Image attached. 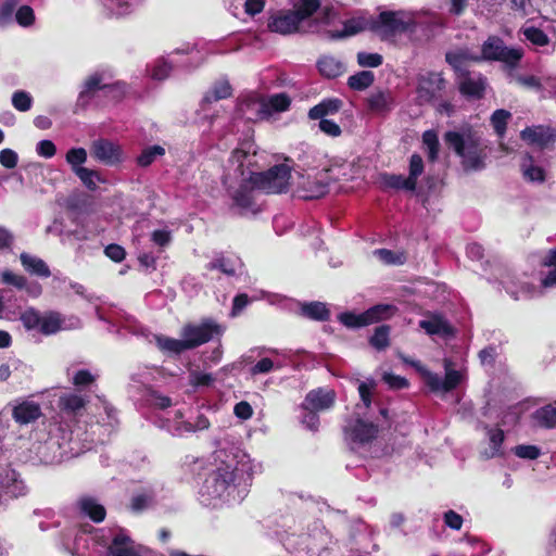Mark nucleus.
I'll list each match as a JSON object with an SVG mask.
<instances>
[{
    "label": "nucleus",
    "instance_id": "nucleus-5",
    "mask_svg": "<svg viewBox=\"0 0 556 556\" xmlns=\"http://www.w3.org/2000/svg\"><path fill=\"white\" fill-rule=\"evenodd\" d=\"M291 166L279 164L270 167L266 172H257L249 176V181L253 184L256 190L265 193H282L290 187Z\"/></svg>",
    "mask_w": 556,
    "mask_h": 556
},
{
    "label": "nucleus",
    "instance_id": "nucleus-4",
    "mask_svg": "<svg viewBox=\"0 0 556 556\" xmlns=\"http://www.w3.org/2000/svg\"><path fill=\"white\" fill-rule=\"evenodd\" d=\"M414 24L413 17L404 11H384L374 17L372 33L381 40L394 42L397 36L406 33Z\"/></svg>",
    "mask_w": 556,
    "mask_h": 556
},
{
    "label": "nucleus",
    "instance_id": "nucleus-42",
    "mask_svg": "<svg viewBox=\"0 0 556 556\" xmlns=\"http://www.w3.org/2000/svg\"><path fill=\"white\" fill-rule=\"evenodd\" d=\"M75 175L90 190H94L98 186V182L101 181L98 172L89 169L87 167L77 168Z\"/></svg>",
    "mask_w": 556,
    "mask_h": 556
},
{
    "label": "nucleus",
    "instance_id": "nucleus-37",
    "mask_svg": "<svg viewBox=\"0 0 556 556\" xmlns=\"http://www.w3.org/2000/svg\"><path fill=\"white\" fill-rule=\"evenodd\" d=\"M521 33L528 41L536 47H545L549 43L548 36L534 26L522 27Z\"/></svg>",
    "mask_w": 556,
    "mask_h": 556
},
{
    "label": "nucleus",
    "instance_id": "nucleus-32",
    "mask_svg": "<svg viewBox=\"0 0 556 556\" xmlns=\"http://www.w3.org/2000/svg\"><path fill=\"white\" fill-rule=\"evenodd\" d=\"M521 169L523 177L530 181L542 182L545 179L544 169L540 166L534 165L531 155H526L521 163Z\"/></svg>",
    "mask_w": 556,
    "mask_h": 556
},
{
    "label": "nucleus",
    "instance_id": "nucleus-3",
    "mask_svg": "<svg viewBox=\"0 0 556 556\" xmlns=\"http://www.w3.org/2000/svg\"><path fill=\"white\" fill-rule=\"evenodd\" d=\"M401 358L421 374L425 383L434 393L446 394L456 389L466 379V371L453 369L448 359L444 361L445 377L442 379L438 374L428 370L418 362L409 361L404 356H401Z\"/></svg>",
    "mask_w": 556,
    "mask_h": 556
},
{
    "label": "nucleus",
    "instance_id": "nucleus-29",
    "mask_svg": "<svg viewBox=\"0 0 556 556\" xmlns=\"http://www.w3.org/2000/svg\"><path fill=\"white\" fill-rule=\"evenodd\" d=\"M320 7L319 0H293V12L303 23L308 20Z\"/></svg>",
    "mask_w": 556,
    "mask_h": 556
},
{
    "label": "nucleus",
    "instance_id": "nucleus-41",
    "mask_svg": "<svg viewBox=\"0 0 556 556\" xmlns=\"http://www.w3.org/2000/svg\"><path fill=\"white\" fill-rule=\"evenodd\" d=\"M374 255L387 265L403 264L406 260L403 252L395 253L388 249H378L374 251Z\"/></svg>",
    "mask_w": 556,
    "mask_h": 556
},
{
    "label": "nucleus",
    "instance_id": "nucleus-60",
    "mask_svg": "<svg viewBox=\"0 0 556 556\" xmlns=\"http://www.w3.org/2000/svg\"><path fill=\"white\" fill-rule=\"evenodd\" d=\"M104 254L115 263H121L126 257L125 249L122 245L115 243L109 244L104 249Z\"/></svg>",
    "mask_w": 556,
    "mask_h": 556
},
{
    "label": "nucleus",
    "instance_id": "nucleus-39",
    "mask_svg": "<svg viewBox=\"0 0 556 556\" xmlns=\"http://www.w3.org/2000/svg\"><path fill=\"white\" fill-rule=\"evenodd\" d=\"M232 89L230 84L227 80L217 81L212 90L206 94L205 101H217L222 99L229 98L231 96Z\"/></svg>",
    "mask_w": 556,
    "mask_h": 556
},
{
    "label": "nucleus",
    "instance_id": "nucleus-8",
    "mask_svg": "<svg viewBox=\"0 0 556 556\" xmlns=\"http://www.w3.org/2000/svg\"><path fill=\"white\" fill-rule=\"evenodd\" d=\"M220 328L213 323H203L199 326L188 325L182 329L181 337L184 338L185 346L187 350L197 348L203 343L208 342L214 333H219Z\"/></svg>",
    "mask_w": 556,
    "mask_h": 556
},
{
    "label": "nucleus",
    "instance_id": "nucleus-52",
    "mask_svg": "<svg viewBox=\"0 0 556 556\" xmlns=\"http://www.w3.org/2000/svg\"><path fill=\"white\" fill-rule=\"evenodd\" d=\"M306 193L304 198L306 199H318L325 195L328 192L327 184H324L320 180H308L307 182Z\"/></svg>",
    "mask_w": 556,
    "mask_h": 556
},
{
    "label": "nucleus",
    "instance_id": "nucleus-47",
    "mask_svg": "<svg viewBox=\"0 0 556 556\" xmlns=\"http://www.w3.org/2000/svg\"><path fill=\"white\" fill-rule=\"evenodd\" d=\"M106 88L111 89L112 86L106 83H103V77L101 75L94 74L86 80L84 90L80 92V98H83L87 94H90V93L94 92L96 90L106 89Z\"/></svg>",
    "mask_w": 556,
    "mask_h": 556
},
{
    "label": "nucleus",
    "instance_id": "nucleus-44",
    "mask_svg": "<svg viewBox=\"0 0 556 556\" xmlns=\"http://www.w3.org/2000/svg\"><path fill=\"white\" fill-rule=\"evenodd\" d=\"M156 342L159 348L163 351L178 354L187 350L185 346L184 338L181 340H177L167 337H157Z\"/></svg>",
    "mask_w": 556,
    "mask_h": 556
},
{
    "label": "nucleus",
    "instance_id": "nucleus-13",
    "mask_svg": "<svg viewBox=\"0 0 556 556\" xmlns=\"http://www.w3.org/2000/svg\"><path fill=\"white\" fill-rule=\"evenodd\" d=\"M334 402L336 392L332 389L318 388L306 394L302 408L307 412H321L331 408Z\"/></svg>",
    "mask_w": 556,
    "mask_h": 556
},
{
    "label": "nucleus",
    "instance_id": "nucleus-43",
    "mask_svg": "<svg viewBox=\"0 0 556 556\" xmlns=\"http://www.w3.org/2000/svg\"><path fill=\"white\" fill-rule=\"evenodd\" d=\"M510 113L506 110H496L491 116V124L495 132L502 137L506 131V125L510 118Z\"/></svg>",
    "mask_w": 556,
    "mask_h": 556
},
{
    "label": "nucleus",
    "instance_id": "nucleus-20",
    "mask_svg": "<svg viewBox=\"0 0 556 556\" xmlns=\"http://www.w3.org/2000/svg\"><path fill=\"white\" fill-rule=\"evenodd\" d=\"M77 506L81 514L94 522L103 521L106 516L104 506L91 496H81L77 502Z\"/></svg>",
    "mask_w": 556,
    "mask_h": 556
},
{
    "label": "nucleus",
    "instance_id": "nucleus-33",
    "mask_svg": "<svg viewBox=\"0 0 556 556\" xmlns=\"http://www.w3.org/2000/svg\"><path fill=\"white\" fill-rule=\"evenodd\" d=\"M390 326L381 325L377 327L369 339V343L378 351L386 350L390 345Z\"/></svg>",
    "mask_w": 556,
    "mask_h": 556
},
{
    "label": "nucleus",
    "instance_id": "nucleus-17",
    "mask_svg": "<svg viewBox=\"0 0 556 556\" xmlns=\"http://www.w3.org/2000/svg\"><path fill=\"white\" fill-rule=\"evenodd\" d=\"M520 137L531 146L545 148L549 142L555 140L556 135L551 127L538 125L525 128L520 132Z\"/></svg>",
    "mask_w": 556,
    "mask_h": 556
},
{
    "label": "nucleus",
    "instance_id": "nucleus-40",
    "mask_svg": "<svg viewBox=\"0 0 556 556\" xmlns=\"http://www.w3.org/2000/svg\"><path fill=\"white\" fill-rule=\"evenodd\" d=\"M206 268L210 270L218 269L227 276H233L236 274V262L220 255L210 262Z\"/></svg>",
    "mask_w": 556,
    "mask_h": 556
},
{
    "label": "nucleus",
    "instance_id": "nucleus-1",
    "mask_svg": "<svg viewBox=\"0 0 556 556\" xmlns=\"http://www.w3.org/2000/svg\"><path fill=\"white\" fill-rule=\"evenodd\" d=\"M445 143L462 159L466 169H481L486 159V146L471 126H463L444 135Z\"/></svg>",
    "mask_w": 556,
    "mask_h": 556
},
{
    "label": "nucleus",
    "instance_id": "nucleus-21",
    "mask_svg": "<svg viewBox=\"0 0 556 556\" xmlns=\"http://www.w3.org/2000/svg\"><path fill=\"white\" fill-rule=\"evenodd\" d=\"M238 181L239 188L231 193L233 204L240 210H250L253 206V191L256 189L251 181Z\"/></svg>",
    "mask_w": 556,
    "mask_h": 556
},
{
    "label": "nucleus",
    "instance_id": "nucleus-16",
    "mask_svg": "<svg viewBox=\"0 0 556 556\" xmlns=\"http://www.w3.org/2000/svg\"><path fill=\"white\" fill-rule=\"evenodd\" d=\"M374 17L366 14L359 13L343 23V30L338 33H332L330 35L333 39L350 37L362 33L364 30L372 31Z\"/></svg>",
    "mask_w": 556,
    "mask_h": 556
},
{
    "label": "nucleus",
    "instance_id": "nucleus-61",
    "mask_svg": "<svg viewBox=\"0 0 556 556\" xmlns=\"http://www.w3.org/2000/svg\"><path fill=\"white\" fill-rule=\"evenodd\" d=\"M515 455L526 459H536L540 456V450L535 445H517L514 448Z\"/></svg>",
    "mask_w": 556,
    "mask_h": 556
},
{
    "label": "nucleus",
    "instance_id": "nucleus-28",
    "mask_svg": "<svg viewBox=\"0 0 556 556\" xmlns=\"http://www.w3.org/2000/svg\"><path fill=\"white\" fill-rule=\"evenodd\" d=\"M475 56H479V54L471 53L468 50H458L446 53V61L456 72H463L467 62H482V60H476Z\"/></svg>",
    "mask_w": 556,
    "mask_h": 556
},
{
    "label": "nucleus",
    "instance_id": "nucleus-12",
    "mask_svg": "<svg viewBox=\"0 0 556 556\" xmlns=\"http://www.w3.org/2000/svg\"><path fill=\"white\" fill-rule=\"evenodd\" d=\"M444 88V79L440 74L427 73L418 78L417 97L420 103H427L438 97Z\"/></svg>",
    "mask_w": 556,
    "mask_h": 556
},
{
    "label": "nucleus",
    "instance_id": "nucleus-64",
    "mask_svg": "<svg viewBox=\"0 0 556 556\" xmlns=\"http://www.w3.org/2000/svg\"><path fill=\"white\" fill-rule=\"evenodd\" d=\"M16 22L22 26H28L34 20L33 9L28 5L21 7L15 14Z\"/></svg>",
    "mask_w": 556,
    "mask_h": 556
},
{
    "label": "nucleus",
    "instance_id": "nucleus-54",
    "mask_svg": "<svg viewBox=\"0 0 556 556\" xmlns=\"http://www.w3.org/2000/svg\"><path fill=\"white\" fill-rule=\"evenodd\" d=\"M376 389V382L372 379L362 381L358 384V393L365 407L368 408L371 405V396Z\"/></svg>",
    "mask_w": 556,
    "mask_h": 556
},
{
    "label": "nucleus",
    "instance_id": "nucleus-10",
    "mask_svg": "<svg viewBox=\"0 0 556 556\" xmlns=\"http://www.w3.org/2000/svg\"><path fill=\"white\" fill-rule=\"evenodd\" d=\"M302 22L292 10L278 11L268 18L267 27L270 31L289 35L301 29Z\"/></svg>",
    "mask_w": 556,
    "mask_h": 556
},
{
    "label": "nucleus",
    "instance_id": "nucleus-58",
    "mask_svg": "<svg viewBox=\"0 0 556 556\" xmlns=\"http://www.w3.org/2000/svg\"><path fill=\"white\" fill-rule=\"evenodd\" d=\"M170 71L172 66L164 59H160L152 68L151 77L156 80H163L169 75Z\"/></svg>",
    "mask_w": 556,
    "mask_h": 556
},
{
    "label": "nucleus",
    "instance_id": "nucleus-59",
    "mask_svg": "<svg viewBox=\"0 0 556 556\" xmlns=\"http://www.w3.org/2000/svg\"><path fill=\"white\" fill-rule=\"evenodd\" d=\"M17 5L16 0H7L0 9V26L3 27L12 21L13 12Z\"/></svg>",
    "mask_w": 556,
    "mask_h": 556
},
{
    "label": "nucleus",
    "instance_id": "nucleus-14",
    "mask_svg": "<svg viewBox=\"0 0 556 556\" xmlns=\"http://www.w3.org/2000/svg\"><path fill=\"white\" fill-rule=\"evenodd\" d=\"M238 110L242 116L250 121L268 118V111L265 109L264 97L256 93L244 96L239 104Z\"/></svg>",
    "mask_w": 556,
    "mask_h": 556
},
{
    "label": "nucleus",
    "instance_id": "nucleus-6",
    "mask_svg": "<svg viewBox=\"0 0 556 556\" xmlns=\"http://www.w3.org/2000/svg\"><path fill=\"white\" fill-rule=\"evenodd\" d=\"M523 58L521 48H509L503 39L497 36H490L481 46L479 56L476 60L501 62L509 68H516Z\"/></svg>",
    "mask_w": 556,
    "mask_h": 556
},
{
    "label": "nucleus",
    "instance_id": "nucleus-50",
    "mask_svg": "<svg viewBox=\"0 0 556 556\" xmlns=\"http://www.w3.org/2000/svg\"><path fill=\"white\" fill-rule=\"evenodd\" d=\"M33 98L28 92L17 90L12 96V105L21 112L30 110Z\"/></svg>",
    "mask_w": 556,
    "mask_h": 556
},
{
    "label": "nucleus",
    "instance_id": "nucleus-38",
    "mask_svg": "<svg viewBox=\"0 0 556 556\" xmlns=\"http://www.w3.org/2000/svg\"><path fill=\"white\" fill-rule=\"evenodd\" d=\"M422 143L427 150L428 159L434 162L438 159L440 143L434 130H427L422 135Z\"/></svg>",
    "mask_w": 556,
    "mask_h": 556
},
{
    "label": "nucleus",
    "instance_id": "nucleus-27",
    "mask_svg": "<svg viewBox=\"0 0 556 556\" xmlns=\"http://www.w3.org/2000/svg\"><path fill=\"white\" fill-rule=\"evenodd\" d=\"M265 109L268 111V117L275 113L285 112L290 108L291 99L285 93H276L269 97H264Z\"/></svg>",
    "mask_w": 556,
    "mask_h": 556
},
{
    "label": "nucleus",
    "instance_id": "nucleus-2",
    "mask_svg": "<svg viewBox=\"0 0 556 556\" xmlns=\"http://www.w3.org/2000/svg\"><path fill=\"white\" fill-rule=\"evenodd\" d=\"M265 153L260 152L252 140H243L230 154L225 168L224 184L228 185L232 180L249 181V176L265 165Z\"/></svg>",
    "mask_w": 556,
    "mask_h": 556
},
{
    "label": "nucleus",
    "instance_id": "nucleus-49",
    "mask_svg": "<svg viewBox=\"0 0 556 556\" xmlns=\"http://www.w3.org/2000/svg\"><path fill=\"white\" fill-rule=\"evenodd\" d=\"M424 172V162L419 154H413L409 160V175H408V184L409 186H417L418 177Z\"/></svg>",
    "mask_w": 556,
    "mask_h": 556
},
{
    "label": "nucleus",
    "instance_id": "nucleus-55",
    "mask_svg": "<svg viewBox=\"0 0 556 556\" xmlns=\"http://www.w3.org/2000/svg\"><path fill=\"white\" fill-rule=\"evenodd\" d=\"M154 503V494L152 492H144L135 495L131 500V508L136 511L143 510Z\"/></svg>",
    "mask_w": 556,
    "mask_h": 556
},
{
    "label": "nucleus",
    "instance_id": "nucleus-36",
    "mask_svg": "<svg viewBox=\"0 0 556 556\" xmlns=\"http://www.w3.org/2000/svg\"><path fill=\"white\" fill-rule=\"evenodd\" d=\"M543 266L554 267L548 274L542 279V286L545 288L556 286V248L547 252L546 256L542 262Z\"/></svg>",
    "mask_w": 556,
    "mask_h": 556
},
{
    "label": "nucleus",
    "instance_id": "nucleus-62",
    "mask_svg": "<svg viewBox=\"0 0 556 556\" xmlns=\"http://www.w3.org/2000/svg\"><path fill=\"white\" fill-rule=\"evenodd\" d=\"M17 153L12 149H3L0 151V164L3 167L12 169L17 165Z\"/></svg>",
    "mask_w": 556,
    "mask_h": 556
},
{
    "label": "nucleus",
    "instance_id": "nucleus-46",
    "mask_svg": "<svg viewBox=\"0 0 556 556\" xmlns=\"http://www.w3.org/2000/svg\"><path fill=\"white\" fill-rule=\"evenodd\" d=\"M369 105L375 111H387L392 105V98L387 92H376L369 98Z\"/></svg>",
    "mask_w": 556,
    "mask_h": 556
},
{
    "label": "nucleus",
    "instance_id": "nucleus-57",
    "mask_svg": "<svg viewBox=\"0 0 556 556\" xmlns=\"http://www.w3.org/2000/svg\"><path fill=\"white\" fill-rule=\"evenodd\" d=\"M2 281L7 285H11L20 290L26 288L27 280L25 277L14 274L11 270H4L1 274Z\"/></svg>",
    "mask_w": 556,
    "mask_h": 556
},
{
    "label": "nucleus",
    "instance_id": "nucleus-15",
    "mask_svg": "<svg viewBox=\"0 0 556 556\" xmlns=\"http://www.w3.org/2000/svg\"><path fill=\"white\" fill-rule=\"evenodd\" d=\"M91 153L94 159L106 165H114L123 160L121 147L106 139L96 140L91 146Z\"/></svg>",
    "mask_w": 556,
    "mask_h": 556
},
{
    "label": "nucleus",
    "instance_id": "nucleus-48",
    "mask_svg": "<svg viewBox=\"0 0 556 556\" xmlns=\"http://www.w3.org/2000/svg\"><path fill=\"white\" fill-rule=\"evenodd\" d=\"M382 180L384 186L393 189H403L407 191H414L416 189L415 186H409L408 177H404L402 175H384Z\"/></svg>",
    "mask_w": 556,
    "mask_h": 556
},
{
    "label": "nucleus",
    "instance_id": "nucleus-24",
    "mask_svg": "<svg viewBox=\"0 0 556 556\" xmlns=\"http://www.w3.org/2000/svg\"><path fill=\"white\" fill-rule=\"evenodd\" d=\"M319 73L327 78H336L343 74L344 64L331 55H325L317 62Z\"/></svg>",
    "mask_w": 556,
    "mask_h": 556
},
{
    "label": "nucleus",
    "instance_id": "nucleus-30",
    "mask_svg": "<svg viewBox=\"0 0 556 556\" xmlns=\"http://www.w3.org/2000/svg\"><path fill=\"white\" fill-rule=\"evenodd\" d=\"M459 88L464 94L479 98L485 89V79L482 77L471 78L466 76L462 79Z\"/></svg>",
    "mask_w": 556,
    "mask_h": 556
},
{
    "label": "nucleus",
    "instance_id": "nucleus-35",
    "mask_svg": "<svg viewBox=\"0 0 556 556\" xmlns=\"http://www.w3.org/2000/svg\"><path fill=\"white\" fill-rule=\"evenodd\" d=\"M375 76L369 71H362L349 77L348 85L351 89L362 91L372 85Z\"/></svg>",
    "mask_w": 556,
    "mask_h": 556
},
{
    "label": "nucleus",
    "instance_id": "nucleus-53",
    "mask_svg": "<svg viewBox=\"0 0 556 556\" xmlns=\"http://www.w3.org/2000/svg\"><path fill=\"white\" fill-rule=\"evenodd\" d=\"M383 58L379 53L358 52L357 63L362 67H378L382 64Z\"/></svg>",
    "mask_w": 556,
    "mask_h": 556
},
{
    "label": "nucleus",
    "instance_id": "nucleus-25",
    "mask_svg": "<svg viewBox=\"0 0 556 556\" xmlns=\"http://www.w3.org/2000/svg\"><path fill=\"white\" fill-rule=\"evenodd\" d=\"M532 419L539 427L553 428L556 425V401L536 409Z\"/></svg>",
    "mask_w": 556,
    "mask_h": 556
},
{
    "label": "nucleus",
    "instance_id": "nucleus-26",
    "mask_svg": "<svg viewBox=\"0 0 556 556\" xmlns=\"http://www.w3.org/2000/svg\"><path fill=\"white\" fill-rule=\"evenodd\" d=\"M420 328H422L428 334H440L448 336L452 333V328L447 321L441 316H432L430 319L420 320Z\"/></svg>",
    "mask_w": 556,
    "mask_h": 556
},
{
    "label": "nucleus",
    "instance_id": "nucleus-9",
    "mask_svg": "<svg viewBox=\"0 0 556 556\" xmlns=\"http://www.w3.org/2000/svg\"><path fill=\"white\" fill-rule=\"evenodd\" d=\"M79 325L77 318L62 317L56 312H48L41 316H37V327L43 334H54L60 330L75 328Z\"/></svg>",
    "mask_w": 556,
    "mask_h": 556
},
{
    "label": "nucleus",
    "instance_id": "nucleus-63",
    "mask_svg": "<svg viewBox=\"0 0 556 556\" xmlns=\"http://www.w3.org/2000/svg\"><path fill=\"white\" fill-rule=\"evenodd\" d=\"M382 379L391 389L400 390L408 387L407 379L397 375L386 372Z\"/></svg>",
    "mask_w": 556,
    "mask_h": 556
},
{
    "label": "nucleus",
    "instance_id": "nucleus-51",
    "mask_svg": "<svg viewBox=\"0 0 556 556\" xmlns=\"http://www.w3.org/2000/svg\"><path fill=\"white\" fill-rule=\"evenodd\" d=\"M164 149L161 146H153L142 151L138 156L137 162L140 166H149L156 156L164 154Z\"/></svg>",
    "mask_w": 556,
    "mask_h": 556
},
{
    "label": "nucleus",
    "instance_id": "nucleus-45",
    "mask_svg": "<svg viewBox=\"0 0 556 556\" xmlns=\"http://www.w3.org/2000/svg\"><path fill=\"white\" fill-rule=\"evenodd\" d=\"M87 160V151L84 148H73L66 153V162L71 165L72 170L76 173L77 168H83Z\"/></svg>",
    "mask_w": 556,
    "mask_h": 556
},
{
    "label": "nucleus",
    "instance_id": "nucleus-18",
    "mask_svg": "<svg viewBox=\"0 0 556 556\" xmlns=\"http://www.w3.org/2000/svg\"><path fill=\"white\" fill-rule=\"evenodd\" d=\"M88 403V400L76 393L64 394L59 400V407L63 415L70 417L80 416Z\"/></svg>",
    "mask_w": 556,
    "mask_h": 556
},
{
    "label": "nucleus",
    "instance_id": "nucleus-19",
    "mask_svg": "<svg viewBox=\"0 0 556 556\" xmlns=\"http://www.w3.org/2000/svg\"><path fill=\"white\" fill-rule=\"evenodd\" d=\"M109 556H140L138 546L124 533L114 536L108 551Z\"/></svg>",
    "mask_w": 556,
    "mask_h": 556
},
{
    "label": "nucleus",
    "instance_id": "nucleus-22",
    "mask_svg": "<svg viewBox=\"0 0 556 556\" xmlns=\"http://www.w3.org/2000/svg\"><path fill=\"white\" fill-rule=\"evenodd\" d=\"M342 104V101L337 98L325 99L308 111V117L311 119H324L328 115L338 113Z\"/></svg>",
    "mask_w": 556,
    "mask_h": 556
},
{
    "label": "nucleus",
    "instance_id": "nucleus-34",
    "mask_svg": "<svg viewBox=\"0 0 556 556\" xmlns=\"http://www.w3.org/2000/svg\"><path fill=\"white\" fill-rule=\"evenodd\" d=\"M301 311L304 316L311 319L327 320L329 318V311L321 302L303 304Z\"/></svg>",
    "mask_w": 556,
    "mask_h": 556
},
{
    "label": "nucleus",
    "instance_id": "nucleus-7",
    "mask_svg": "<svg viewBox=\"0 0 556 556\" xmlns=\"http://www.w3.org/2000/svg\"><path fill=\"white\" fill-rule=\"evenodd\" d=\"M237 463L231 457L225 467H218L206 480V492L212 496H220L236 479Z\"/></svg>",
    "mask_w": 556,
    "mask_h": 556
},
{
    "label": "nucleus",
    "instance_id": "nucleus-11",
    "mask_svg": "<svg viewBox=\"0 0 556 556\" xmlns=\"http://www.w3.org/2000/svg\"><path fill=\"white\" fill-rule=\"evenodd\" d=\"M344 431L346 438L351 441L365 444L378 437L379 428L371 421H365L358 418L350 421Z\"/></svg>",
    "mask_w": 556,
    "mask_h": 556
},
{
    "label": "nucleus",
    "instance_id": "nucleus-23",
    "mask_svg": "<svg viewBox=\"0 0 556 556\" xmlns=\"http://www.w3.org/2000/svg\"><path fill=\"white\" fill-rule=\"evenodd\" d=\"M396 307L391 304H378L364 312V319L367 325L376 324L394 316Z\"/></svg>",
    "mask_w": 556,
    "mask_h": 556
},
{
    "label": "nucleus",
    "instance_id": "nucleus-56",
    "mask_svg": "<svg viewBox=\"0 0 556 556\" xmlns=\"http://www.w3.org/2000/svg\"><path fill=\"white\" fill-rule=\"evenodd\" d=\"M339 320L349 328H361L368 326L367 323H365L364 313H343L339 316Z\"/></svg>",
    "mask_w": 556,
    "mask_h": 556
},
{
    "label": "nucleus",
    "instance_id": "nucleus-31",
    "mask_svg": "<svg viewBox=\"0 0 556 556\" xmlns=\"http://www.w3.org/2000/svg\"><path fill=\"white\" fill-rule=\"evenodd\" d=\"M13 417L16 422L24 425L35 419V403L33 401H23L14 406Z\"/></svg>",
    "mask_w": 556,
    "mask_h": 556
}]
</instances>
